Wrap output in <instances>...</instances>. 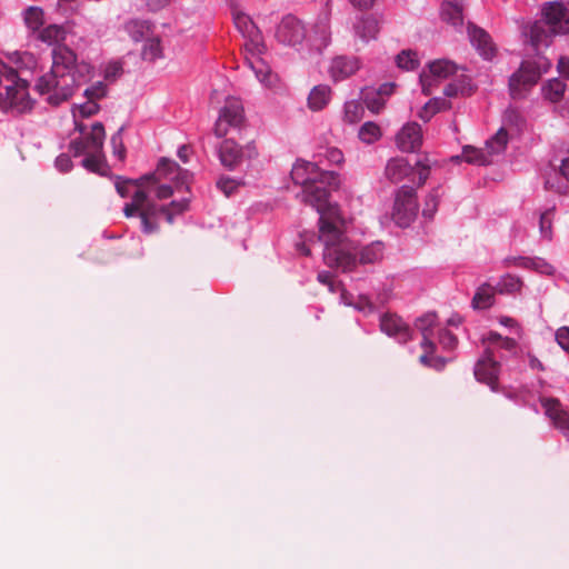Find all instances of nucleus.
Segmentation results:
<instances>
[{
  "label": "nucleus",
  "instance_id": "nucleus-1",
  "mask_svg": "<svg viewBox=\"0 0 569 569\" xmlns=\"http://www.w3.org/2000/svg\"><path fill=\"white\" fill-rule=\"evenodd\" d=\"M291 179L296 184L302 186V192L298 196L301 201L316 208L320 214L319 239L325 243V263L348 268L352 263V258L341 248L331 246L339 237L336 223L339 219V209L328 201V190L317 184L319 182L336 186L337 174L321 171L316 163L297 161L291 170Z\"/></svg>",
  "mask_w": 569,
  "mask_h": 569
},
{
  "label": "nucleus",
  "instance_id": "nucleus-2",
  "mask_svg": "<svg viewBox=\"0 0 569 569\" xmlns=\"http://www.w3.org/2000/svg\"><path fill=\"white\" fill-rule=\"evenodd\" d=\"M38 38L54 47L51 70L38 79L36 89L41 96H47L49 104L59 106L73 96L79 80L90 74L91 66L84 61L78 62L77 54L60 44L66 39L63 27L50 24L40 31Z\"/></svg>",
  "mask_w": 569,
  "mask_h": 569
},
{
  "label": "nucleus",
  "instance_id": "nucleus-3",
  "mask_svg": "<svg viewBox=\"0 0 569 569\" xmlns=\"http://www.w3.org/2000/svg\"><path fill=\"white\" fill-rule=\"evenodd\" d=\"M123 213L127 218L138 216L141 221V229L150 234L159 230L158 217L163 214L168 223L173 222V216L169 207L158 206L151 201L144 190H137L129 203H126Z\"/></svg>",
  "mask_w": 569,
  "mask_h": 569
},
{
  "label": "nucleus",
  "instance_id": "nucleus-4",
  "mask_svg": "<svg viewBox=\"0 0 569 569\" xmlns=\"http://www.w3.org/2000/svg\"><path fill=\"white\" fill-rule=\"evenodd\" d=\"M162 179H172L177 181V188L181 184H186L189 180V172L180 168V166L167 158H162L154 172L146 174L138 180H118L116 182V189L118 193L126 198L128 197V187L131 183H134L139 189L143 190L142 187L148 184H157Z\"/></svg>",
  "mask_w": 569,
  "mask_h": 569
},
{
  "label": "nucleus",
  "instance_id": "nucleus-5",
  "mask_svg": "<svg viewBox=\"0 0 569 569\" xmlns=\"http://www.w3.org/2000/svg\"><path fill=\"white\" fill-rule=\"evenodd\" d=\"M336 223L339 237L332 241L331 246L341 248L343 251L348 252V254L352 258V263H350V266L346 269L342 266H328L329 268H336L340 269L343 272H348L353 270L358 263H375L382 258L383 251L382 244L380 242L371 243L362 248L361 251L358 253L357 248L351 242L345 239L339 227L340 218L336 221Z\"/></svg>",
  "mask_w": 569,
  "mask_h": 569
},
{
  "label": "nucleus",
  "instance_id": "nucleus-6",
  "mask_svg": "<svg viewBox=\"0 0 569 569\" xmlns=\"http://www.w3.org/2000/svg\"><path fill=\"white\" fill-rule=\"evenodd\" d=\"M246 123L247 119L241 100L236 97H228L219 110L213 133L217 138H223L231 130H241L246 127Z\"/></svg>",
  "mask_w": 569,
  "mask_h": 569
},
{
  "label": "nucleus",
  "instance_id": "nucleus-7",
  "mask_svg": "<svg viewBox=\"0 0 569 569\" xmlns=\"http://www.w3.org/2000/svg\"><path fill=\"white\" fill-rule=\"evenodd\" d=\"M419 204L416 190L410 186L400 187L395 193L392 220L397 226L407 228L417 218Z\"/></svg>",
  "mask_w": 569,
  "mask_h": 569
},
{
  "label": "nucleus",
  "instance_id": "nucleus-8",
  "mask_svg": "<svg viewBox=\"0 0 569 569\" xmlns=\"http://www.w3.org/2000/svg\"><path fill=\"white\" fill-rule=\"evenodd\" d=\"M457 71L458 66L451 60L439 59L430 62L428 64V71H423L420 74L423 94L430 96L433 92L435 87H437L441 81L455 76Z\"/></svg>",
  "mask_w": 569,
  "mask_h": 569
},
{
  "label": "nucleus",
  "instance_id": "nucleus-9",
  "mask_svg": "<svg viewBox=\"0 0 569 569\" xmlns=\"http://www.w3.org/2000/svg\"><path fill=\"white\" fill-rule=\"evenodd\" d=\"M218 153L221 164L230 170L237 168L244 159H253L258 154L252 142L241 147L233 139H224Z\"/></svg>",
  "mask_w": 569,
  "mask_h": 569
},
{
  "label": "nucleus",
  "instance_id": "nucleus-10",
  "mask_svg": "<svg viewBox=\"0 0 569 569\" xmlns=\"http://www.w3.org/2000/svg\"><path fill=\"white\" fill-rule=\"evenodd\" d=\"M539 79V70L535 67V63L530 60L523 61L509 79L510 96L513 99L525 97V93L537 84Z\"/></svg>",
  "mask_w": 569,
  "mask_h": 569
},
{
  "label": "nucleus",
  "instance_id": "nucleus-11",
  "mask_svg": "<svg viewBox=\"0 0 569 569\" xmlns=\"http://www.w3.org/2000/svg\"><path fill=\"white\" fill-rule=\"evenodd\" d=\"M233 22L242 36L248 39V42L246 43V50L249 53L262 54L266 50V46L263 43L261 32L252 19L242 11H234Z\"/></svg>",
  "mask_w": 569,
  "mask_h": 569
},
{
  "label": "nucleus",
  "instance_id": "nucleus-12",
  "mask_svg": "<svg viewBox=\"0 0 569 569\" xmlns=\"http://www.w3.org/2000/svg\"><path fill=\"white\" fill-rule=\"evenodd\" d=\"M276 38L287 46L300 44L306 38L305 24L295 16L287 14L277 28Z\"/></svg>",
  "mask_w": 569,
  "mask_h": 569
},
{
  "label": "nucleus",
  "instance_id": "nucleus-13",
  "mask_svg": "<svg viewBox=\"0 0 569 569\" xmlns=\"http://www.w3.org/2000/svg\"><path fill=\"white\" fill-rule=\"evenodd\" d=\"M104 138L106 132L103 124L101 122H94L90 133L83 139L72 141L70 148L73 150L74 156L103 152Z\"/></svg>",
  "mask_w": 569,
  "mask_h": 569
},
{
  "label": "nucleus",
  "instance_id": "nucleus-14",
  "mask_svg": "<svg viewBox=\"0 0 569 569\" xmlns=\"http://www.w3.org/2000/svg\"><path fill=\"white\" fill-rule=\"evenodd\" d=\"M6 96L10 107L22 113L32 108V101L28 93V82L17 76L14 81L6 84Z\"/></svg>",
  "mask_w": 569,
  "mask_h": 569
},
{
  "label": "nucleus",
  "instance_id": "nucleus-15",
  "mask_svg": "<svg viewBox=\"0 0 569 569\" xmlns=\"http://www.w3.org/2000/svg\"><path fill=\"white\" fill-rule=\"evenodd\" d=\"M500 365L495 360L493 353L490 349L485 351L475 367V377L478 381L488 385L492 390H496L498 383Z\"/></svg>",
  "mask_w": 569,
  "mask_h": 569
},
{
  "label": "nucleus",
  "instance_id": "nucleus-16",
  "mask_svg": "<svg viewBox=\"0 0 569 569\" xmlns=\"http://www.w3.org/2000/svg\"><path fill=\"white\" fill-rule=\"evenodd\" d=\"M398 148L402 152H415L422 144V130L417 122L405 124L396 137Z\"/></svg>",
  "mask_w": 569,
  "mask_h": 569
},
{
  "label": "nucleus",
  "instance_id": "nucleus-17",
  "mask_svg": "<svg viewBox=\"0 0 569 569\" xmlns=\"http://www.w3.org/2000/svg\"><path fill=\"white\" fill-rule=\"evenodd\" d=\"M543 22L548 23L553 33L563 34L569 31V18L565 7L558 2H550L543 8Z\"/></svg>",
  "mask_w": 569,
  "mask_h": 569
},
{
  "label": "nucleus",
  "instance_id": "nucleus-18",
  "mask_svg": "<svg viewBox=\"0 0 569 569\" xmlns=\"http://www.w3.org/2000/svg\"><path fill=\"white\" fill-rule=\"evenodd\" d=\"M380 328L386 335L393 337L402 343L412 338L409 326L400 317L392 313H385L381 317Z\"/></svg>",
  "mask_w": 569,
  "mask_h": 569
},
{
  "label": "nucleus",
  "instance_id": "nucleus-19",
  "mask_svg": "<svg viewBox=\"0 0 569 569\" xmlns=\"http://www.w3.org/2000/svg\"><path fill=\"white\" fill-rule=\"evenodd\" d=\"M360 69V61L355 57L339 56L332 59L329 73L335 81H341Z\"/></svg>",
  "mask_w": 569,
  "mask_h": 569
},
{
  "label": "nucleus",
  "instance_id": "nucleus-20",
  "mask_svg": "<svg viewBox=\"0 0 569 569\" xmlns=\"http://www.w3.org/2000/svg\"><path fill=\"white\" fill-rule=\"evenodd\" d=\"M468 34L471 44L485 59H491L495 56L496 48L492 43L491 37L483 29L469 23Z\"/></svg>",
  "mask_w": 569,
  "mask_h": 569
},
{
  "label": "nucleus",
  "instance_id": "nucleus-21",
  "mask_svg": "<svg viewBox=\"0 0 569 569\" xmlns=\"http://www.w3.org/2000/svg\"><path fill=\"white\" fill-rule=\"evenodd\" d=\"M540 402L555 427L562 431H568L569 416L563 410L560 401L556 398H541Z\"/></svg>",
  "mask_w": 569,
  "mask_h": 569
},
{
  "label": "nucleus",
  "instance_id": "nucleus-22",
  "mask_svg": "<svg viewBox=\"0 0 569 569\" xmlns=\"http://www.w3.org/2000/svg\"><path fill=\"white\" fill-rule=\"evenodd\" d=\"M523 33L529 38L530 44L536 50H538L540 46H549L551 37L556 34L551 31L548 23L542 20L535 21L526 27Z\"/></svg>",
  "mask_w": 569,
  "mask_h": 569
},
{
  "label": "nucleus",
  "instance_id": "nucleus-23",
  "mask_svg": "<svg viewBox=\"0 0 569 569\" xmlns=\"http://www.w3.org/2000/svg\"><path fill=\"white\" fill-rule=\"evenodd\" d=\"M437 315L435 312H428L416 320V328L422 335L421 347L428 348L430 352L436 351V345L431 340L432 330L437 326Z\"/></svg>",
  "mask_w": 569,
  "mask_h": 569
},
{
  "label": "nucleus",
  "instance_id": "nucleus-24",
  "mask_svg": "<svg viewBox=\"0 0 569 569\" xmlns=\"http://www.w3.org/2000/svg\"><path fill=\"white\" fill-rule=\"evenodd\" d=\"M413 168L405 158L390 159L385 169L386 178L392 183L401 182L406 177L411 174Z\"/></svg>",
  "mask_w": 569,
  "mask_h": 569
},
{
  "label": "nucleus",
  "instance_id": "nucleus-25",
  "mask_svg": "<svg viewBox=\"0 0 569 569\" xmlns=\"http://www.w3.org/2000/svg\"><path fill=\"white\" fill-rule=\"evenodd\" d=\"M355 32L361 39L362 42L367 43L371 39H376L379 32L378 20L371 16L361 18L355 24Z\"/></svg>",
  "mask_w": 569,
  "mask_h": 569
},
{
  "label": "nucleus",
  "instance_id": "nucleus-26",
  "mask_svg": "<svg viewBox=\"0 0 569 569\" xmlns=\"http://www.w3.org/2000/svg\"><path fill=\"white\" fill-rule=\"evenodd\" d=\"M330 97L331 89L329 86H316L308 97V106L311 110L319 111L328 104Z\"/></svg>",
  "mask_w": 569,
  "mask_h": 569
},
{
  "label": "nucleus",
  "instance_id": "nucleus-27",
  "mask_svg": "<svg viewBox=\"0 0 569 569\" xmlns=\"http://www.w3.org/2000/svg\"><path fill=\"white\" fill-rule=\"evenodd\" d=\"M495 287L490 286L489 283L481 284L473 298H472V307L475 309H488L490 308L495 302V295H496Z\"/></svg>",
  "mask_w": 569,
  "mask_h": 569
},
{
  "label": "nucleus",
  "instance_id": "nucleus-28",
  "mask_svg": "<svg viewBox=\"0 0 569 569\" xmlns=\"http://www.w3.org/2000/svg\"><path fill=\"white\" fill-rule=\"evenodd\" d=\"M489 151H485L481 149L473 148L471 146H466L462 149L461 158L468 163L478 164V166H487L491 163ZM460 159L459 156L453 157L452 160Z\"/></svg>",
  "mask_w": 569,
  "mask_h": 569
},
{
  "label": "nucleus",
  "instance_id": "nucleus-29",
  "mask_svg": "<svg viewBox=\"0 0 569 569\" xmlns=\"http://www.w3.org/2000/svg\"><path fill=\"white\" fill-rule=\"evenodd\" d=\"M251 57H246V62L249 66L250 69L254 72L256 77L259 79L260 82L270 84V69L266 64V62L260 58L261 54H253L250 53Z\"/></svg>",
  "mask_w": 569,
  "mask_h": 569
},
{
  "label": "nucleus",
  "instance_id": "nucleus-30",
  "mask_svg": "<svg viewBox=\"0 0 569 569\" xmlns=\"http://www.w3.org/2000/svg\"><path fill=\"white\" fill-rule=\"evenodd\" d=\"M567 84L559 78H552L542 87L543 97L552 103L559 102L566 92Z\"/></svg>",
  "mask_w": 569,
  "mask_h": 569
},
{
  "label": "nucleus",
  "instance_id": "nucleus-31",
  "mask_svg": "<svg viewBox=\"0 0 569 569\" xmlns=\"http://www.w3.org/2000/svg\"><path fill=\"white\" fill-rule=\"evenodd\" d=\"M451 108V102L443 98L430 99L419 112V118L429 121L436 113Z\"/></svg>",
  "mask_w": 569,
  "mask_h": 569
},
{
  "label": "nucleus",
  "instance_id": "nucleus-32",
  "mask_svg": "<svg viewBox=\"0 0 569 569\" xmlns=\"http://www.w3.org/2000/svg\"><path fill=\"white\" fill-rule=\"evenodd\" d=\"M441 18L455 27L461 26L463 22L462 8L457 3L445 2L441 7Z\"/></svg>",
  "mask_w": 569,
  "mask_h": 569
},
{
  "label": "nucleus",
  "instance_id": "nucleus-33",
  "mask_svg": "<svg viewBox=\"0 0 569 569\" xmlns=\"http://www.w3.org/2000/svg\"><path fill=\"white\" fill-rule=\"evenodd\" d=\"M362 100L367 108L378 113L385 108L386 100L385 98L380 97L379 93H376V90L372 88H366L362 91Z\"/></svg>",
  "mask_w": 569,
  "mask_h": 569
},
{
  "label": "nucleus",
  "instance_id": "nucleus-34",
  "mask_svg": "<svg viewBox=\"0 0 569 569\" xmlns=\"http://www.w3.org/2000/svg\"><path fill=\"white\" fill-rule=\"evenodd\" d=\"M522 287V281L520 278L515 277L512 274H506L501 277L497 286L495 287L496 291L499 293H515L520 291Z\"/></svg>",
  "mask_w": 569,
  "mask_h": 569
},
{
  "label": "nucleus",
  "instance_id": "nucleus-35",
  "mask_svg": "<svg viewBox=\"0 0 569 569\" xmlns=\"http://www.w3.org/2000/svg\"><path fill=\"white\" fill-rule=\"evenodd\" d=\"M358 137L365 143H373L381 137L380 127L371 121L365 122L359 129Z\"/></svg>",
  "mask_w": 569,
  "mask_h": 569
},
{
  "label": "nucleus",
  "instance_id": "nucleus-36",
  "mask_svg": "<svg viewBox=\"0 0 569 569\" xmlns=\"http://www.w3.org/2000/svg\"><path fill=\"white\" fill-rule=\"evenodd\" d=\"M508 142V132L500 128L497 133L487 141V150L490 154H498L502 152L507 146Z\"/></svg>",
  "mask_w": 569,
  "mask_h": 569
},
{
  "label": "nucleus",
  "instance_id": "nucleus-37",
  "mask_svg": "<svg viewBox=\"0 0 569 569\" xmlns=\"http://www.w3.org/2000/svg\"><path fill=\"white\" fill-rule=\"evenodd\" d=\"M126 30L133 41H141L149 31V26L146 21L131 20L126 23Z\"/></svg>",
  "mask_w": 569,
  "mask_h": 569
},
{
  "label": "nucleus",
  "instance_id": "nucleus-38",
  "mask_svg": "<svg viewBox=\"0 0 569 569\" xmlns=\"http://www.w3.org/2000/svg\"><path fill=\"white\" fill-rule=\"evenodd\" d=\"M162 54L160 40L158 38H151L146 41L142 48L141 56L144 60L154 61Z\"/></svg>",
  "mask_w": 569,
  "mask_h": 569
},
{
  "label": "nucleus",
  "instance_id": "nucleus-39",
  "mask_svg": "<svg viewBox=\"0 0 569 569\" xmlns=\"http://www.w3.org/2000/svg\"><path fill=\"white\" fill-rule=\"evenodd\" d=\"M24 21L31 30H38L43 24V11L39 7H29L24 12Z\"/></svg>",
  "mask_w": 569,
  "mask_h": 569
},
{
  "label": "nucleus",
  "instance_id": "nucleus-40",
  "mask_svg": "<svg viewBox=\"0 0 569 569\" xmlns=\"http://www.w3.org/2000/svg\"><path fill=\"white\" fill-rule=\"evenodd\" d=\"M397 66L403 70H413L418 67L419 61L417 53L412 50H403L396 58Z\"/></svg>",
  "mask_w": 569,
  "mask_h": 569
},
{
  "label": "nucleus",
  "instance_id": "nucleus-41",
  "mask_svg": "<svg viewBox=\"0 0 569 569\" xmlns=\"http://www.w3.org/2000/svg\"><path fill=\"white\" fill-rule=\"evenodd\" d=\"M363 114V108L358 101H348L345 104V120L349 123L358 122Z\"/></svg>",
  "mask_w": 569,
  "mask_h": 569
},
{
  "label": "nucleus",
  "instance_id": "nucleus-42",
  "mask_svg": "<svg viewBox=\"0 0 569 569\" xmlns=\"http://www.w3.org/2000/svg\"><path fill=\"white\" fill-rule=\"evenodd\" d=\"M440 189H433L425 200V207L422 209L423 217L432 218L437 211L439 198H440Z\"/></svg>",
  "mask_w": 569,
  "mask_h": 569
},
{
  "label": "nucleus",
  "instance_id": "nucleus-43",
  "mask_svg": "<svg viewBox=\"0 0 569 569\" xmlns=\"http://www.w3.org/2000/svg\"><path fill=\"white\" fill-rule=\"evenodd\" d=\"M86 154V158L82 160V166L91 172H100V169L104 162L103 152Z\"/></svg>",
  "mask_w": 569,
  "mask_h": 569
},
{
  "label": "nucleus",
  "instance_id": "nucleus-44",
  "mask_svg": "<svg viewBox=\"0 0 569 569\" xmlns=\"http://www.w3.org/2000/svg\"><path fill=\"white\" fill-rule=\"evenodd\" d=\"M108 94V87L102 81H97L91 87L84 90V96L88 100H100Z\"/></svg>",
  "mask_w": 569,
  "mask_h": 569
},
{
  "label": "nucleus",
  "instance_id": "nucleus-45",
  "mask_svg": "<svg viewBox=\"0 0 569 569\" xmlns=\"http://www.w3.org/2000/svg\"><path fill=\"white\" fill-rule=\"evenodd\" d=\"M552 217H553V209L547 210L546 212L541 213L540 220H539V230L542 237L547 238L548 240L551 239L552 234Z\"/></svg>",
  "mask_w": 569,
  "mask_h": 569
},
{
  "label": "nucleus",
  "instance_id": "nucleus-46",
  "mask_svg": "<svg viewBox=\"0 0 569 569\" xmlns=\"http://www.w3.org/2000/svg\"><path fill=\"white\" fill-rule=\"evenodd\" d=\"M435 162L431 161L428 157H425L417 161L416 169L419 176V183L418 186H423L429 178L430 169Z\"/></svg>",
  "mask_w": 569,
  "mask_h": 569
},
{
  "label": "nucleus",
  "instance_id": "nucleus-47",
  "mask_svg": "<svg viewBox=\"0 0 569 569\" xmlns=\"http://www.w3.org/2000/svg\"><path fill=\"white\" fill-rule=\"evenodd\" d=\"M439 343L446 350H453L458 346V338L451 331L441 329L439 331Z\"/></svg>",
  "mask_w": 569,
  "mask_h": 569
},
{
  "label": "nucleus",
  "instance_id": "nucleus-48",
  "mask_svg": "<svg viewBox=\"0 0 569 569\" xmlns=\"http://www.w3.org/2000/svg\"><path fill=\"white\" fill-rule=\"evenodd\" d=\"M123 73V68L120 62H110L104 68L103 77L108 82H114Z\"/></svg>",
  "mask_w": 569,
  "mask_h": 569
},
{
  "label": "nucleus",
  "instance_id": "nucleus-49",
  "mask_svg": "<svg viewBox=\"0 0 569 569\" xmlns=\"http://www.w3.org/2000/svg\"><path fill=\"white\" fill-rule=\"evenodd\" d=\"M122 130L123 128H120L114 134H112L110 142L113 148V153L119 157L120 160H123L126 157V148L122 141Z\"/></svg>",
  "mask_w": 569,
  "mask_h": 569
},
{
  "label": "nucleus",
  "instance_id": "nucleus-50",
  "mask_svg": "<svg viewBox=\"0 0 569 569\" xmlns=\"http://www.w3.org/2000/svg\"><path fill=\"white\" fill-rule=\"evenodd\" d=\"M489 341L491 342H498L499 347L501 349H505V350H509V351H512L516 349L517 347V342L515 339L512 338H502L499 333L497 332H490L489 335Z\"/></svg>",
  "mask_w": 569,
  "mask_h": 569
},
{
  "label": "nucleus",
  "instance_id": "nucleus-51",
  "mask_svg": "<svg viewBox=\"0 0 569 569\" xmlns=\"http://www.w3.org/2000/svg\"><path fill=\"white\" fill-rule=\"evenodd\" d=\"M217 187L220 189L227 197H230L239 187V182L231 178H220L217 181Z\"/></svg>",
  "mask_w": 569,
  "mask_h": 569
},
{
  "label": "nucleus",
  "instance_id": "nucleus-52",
  "mask_svg": "<svg viewBox=\"0 0 569 569\" xmlns=\"http://www.w3.org/2000/svg\"><path fill=\"white\" fill-rule=\"evenodd\" d=\"M531 269L545 274H551L555 271V268L541 258H532Z\"/></svg>",
  "mask_w": 569,
  "mask_h": 569
},
{
  "label": "nucleus",
  "instance_id": "nucleus-53",
  "mask_svg": "<svg viewBox=\"0 0 569 569\" xmlns=\"http://www.w3.org/2000/svg\"><path fill=\"white\" fill-rule=\"evenodd\" d=\"M100 107L94 100H88L86 103L79 106V112L82 117L89 118L99 111Z\"/></svg>",
  "mask_w": 569,
  "mask_h": 569
},
{
  "label": "nucleus",
  "instance_id": "nucleus-54",
  "mask_svg": "<svg viewBox=\"0 0 569 569\" xmlns=\"http://www.w3.org/2000/svg\"><path fill=\"white\" fill-rule=\"evenodd\" d=\"M463 91H465V87L462 84V81L450 82L443 89V93L448 98H455L459 93H463Z\"/></svg>",
  "mask_w": 569,
  "mask_h": 569
},
{
  "label": "nucleus",
  "instance_id": "nucleus-55",
  "mask_svg": "<svg viewBox=\"0 0 569 569\" xmlns=\"http://www.w3.org/2000/svg\"><path fill=\"white\" fill-rule=\"evenodd\" d=\"M17 79V71L8 67L4 62L0 61V84L2 81H7L9 83L10 81H14Z\"/></svg>",
  "mask_w": 569,
  "mask_h": 569
},
{
  "label": "nucleus",
  "instance_id": "nucleus-56",
  "mask_svg": "<svg viewBox=\"0 0 569 569\" xmlns=\"http://www.w3.org/2000/svg\"><path fill=\"white\" fill-rule=\"evenodd\" d=\"M507 266H515L525 269H531L532 258L528 257H513L505 260Z\"/></svg>",
  "mask_w": 569,
  "mask_h": 569
},
{
  "label": "nucleus",
  "instance_id": "nucleus-57",
  "mask_svg": "<svg viewBox=\"0 0 569 569\" xmlns=\"http://www.w3.org/2000/svg\"><path fill=\"white\" fill-rule=\"evenodd\" d=\"M556 340L558 345L566 351H569V328L562 327L556 332Z\"/></svg>",
  "mask_w": 569,
  "mask_h": 569
},
{
  "label": "nucleus",
  "instance_id": "nucleus-58",
  "mask_svg": "<svg viewBox=\"0 0 569 569\" xmlns=\"http://www.w3.org/2000/svg\"><path fill=\"white\" fill-rule=\"evenodd\" d=\"M56 167L61 172H68L72 168V161L71 158L68 154H60L56 159Z\"/></svg>",
  "mask_w": 569,
  "mask_h": 569
},
{
  "label": "nucleus",
  "instance_id": "nucleus-59",
  "mask_svg": "<svg viewBox=\"0 0 569 569\" xmlns=\"http://www.w3.org/2000/svg\"><path fill=\"white\" fill-rule=\"evenodd\" d=\"M557 71L569 80V57L561 56L557 63Z\"/></svg>",
  "mask_w": 569,
  "mask_h": 569
},
{
  "label": "nucleus",
  "instance_id": "nucleus-60",
  "mask_svg": "<svg viewBox=\"0 0 569 569\" xmlns=\"http://www.w3.org/2000/svg\"><path fill=\"white\" fill-rule=\"evenodd\" d=\"M154 193L158 199L164 200L172 196L173 190L169 184H160L156 188Z\"/></svg>",
  "mask_w": 569,
  "mask_h": 569
},
{
  "label": "nucleus",
  "instance_id": "nucleus-61",
  "mask_svg": "<svg viewBox=\"0 0 569 569\" xmlns=\"http://www.w3.org/2000/svg\"><path fill=\"white\" fill-rule=\"evenodd\" d=\"M188 204H189V200L182 199L179 201H171L168 207L174 213H182L183 211H186L188 209Z\"/></svg>",
  "mask_w": 569,
  "mask_h": 569
},
{
  "label": "nucleus",
  "instance_id": "nucleus-62",
  "mask_svg": "<svg viewBox=\"0 0 569 569\" xmlns=\"http://www.w3.org/2000/svg\"><path fill=\"white\" fill-rule=\"evenodd\" d=\"M355 306L357 309H359L361 311H366V310H368L369 312L373 311V305L369 300V298L366 296H359L358 301L356 302Z\"/></svg>",
  "mask_w": 569,
  "mask_h": 569
},
{
  "label": "nucleus",
  "instance_id": "nucleus-63",
  "mask_svg": "<svg viewBox=\"0 0 569 569\" xmlns=\"http://www.w3.org/2000/svg\"><path fill=\"white\" fill-rule=\"evenodd\" d=\"M535 63V67L539 70V78L546 72L549 71L551 68V62L545 58L540 57L537 61H532Z\"/></svg>",
  "mask_w": 569,
  "mask_h": 569
},
{
  "label": "nucleus",
  "instance_id": "nucleus-64",
  "mask_svg": "<svg viewBox=\"0 0 569 569\" xmlns=\"http://www.w3.org/2000/svg\"><path fill=\"white\" fill-rule=\"evenodd\" d=\"M319 282L327 284L330 289V291L335 292V282L332 279V276L328 271H322L318 274Z\"/></svg>",
  "mask_w": 569,
  "mask_h": 569
}]
</instances>
